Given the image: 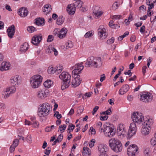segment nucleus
I'll list each match as a JSON object with an SVG mask.
<instances>
[{"mask_svg": "<svg viewBox=\"0 0 156 156\" xmlns=\"http://www.w3.org/2000/svg\"><path fill=\"white\" fill-rule=\"evenodd\" d=\"M140 101L146 103L151 102L153 98L152 94L149 92L144 93L139 98Z\"/></svg>", "mask_w": 156, "mask_h": 156, "instance_id": "9", "label": "nucleus"}, {"mask_svg": "<svg viewBox=\"0 0 156 156\" xmlns=\"http://www.w3.org/2000/svg\"><path fill=\"white\" fill-rule=\"evenodd\" d=\"M44 8L43 9V12L44 14L47 15L51 11V5L49 4H47L44 5Z\"/></svg>", "mask_w": 156, "mask_h": 156, "instance_id": "31", "label": "nucleus"}, {"mask_svg": "<svg viewBox=\"0 0 156 156\" xmlns=\"http://www.w3.org/2000/svg\"><path fill=\"white\" fill-rule=\"evenodd\" d=\"M98 148L100 155H105L106 152L108 150L107 146L102 144H100Z\"/></svg>", "mask_w": 156, "mask_h": 156, "instance_id": "19", "label": "nucleus"}, {"mask_svg": "<svg viewBox=\"0 0 156 156\" xmlns=\"http://www.w3.org/2000/svg\"><path fill=\"white\" fill-rule=\"evenodd\" d=\"M113 127L108 126L106 125H104L103 132L105 136L109 138L113 137L115 134V132L114 131Z\"/></svg>", "mask_w": 156, "mask_h": 156, "instance_id": "6", "label": "nucleus"}, {"mask_svg": "<svg viewBox=\"0 0 156 156\" xmlns=\"http://www.w3.org/2000/svg\"><path fill=\"white\" fill-rule=\"evenodd\" d=\"M48 72L49 74H53L56 73V71L55 70V68L53 67H49L48 69Z\"/></svg>", "mask_w": 156, "mask_h": 156, "instance_id": "46", "label": "nucleus"}, {"mask_svg": "<svg viewBox=\"0 0 156 156\" xmlns=\"http://www.w3.org/2000/svg\"><path fill=\"white\" fill-rule=\"evenodd\" d=\"M11 84L14 86H17L21 84L20 77L18 75H16L11 77L10 79Z\"/></svg>", "mask_w": 156, "mask_h": 156, "instance_id": "14", "label": "nucleus"}, {"mask_svg": "<svg viewBox=\"0 0 156 156\" xmlns=\"http://www.w3.org/2000/svg\"><path fill=\"white\" fill-rule=\"evenodd\" d=\"M54 115H56L57 118L58 119H60L62 117V115L61 114H59L58 112H56L54 114Z\"/></svg>", "mask_w": 156, "mask_h": 156, "instance_id": "57", "label": "nucleus"}, {"mask_svg": "<svg viewBox=\"0 0 156 156\" xmlns=\"http://www.w3.org/2000/svg\"><path fill=\"white\" fill-rule=\"evenodd\" d=\"M10 66V65L9 62H3L2 63L0 70L1 71L8 70L9 69Z\"/></svg>", "mask_w": 156, "mask_h": 156, "instance_id": "28", "label": "nucleus"}, {"mask_svg": "<svg viewBox=\"0 0 156 156\" xmlns=\"http://www.w3.org/2000/svg\"><path fill=\"white\" fill-rule=\"evenodd\" d=\"M52 108L47 103L40 105L38 110V115L40 117H44L48 115L51 111Z\"/></svg>", "mask_w": 156, "mask_h": 156, "instance_id": "3", "label": "nucleus"}, {"mask_svg": "<svg viewBox=\"0 0 156 156\" xmlns=\"http://www.w3.org/2000/svg\"><path fill=\"white\" fill-rule=\"evenodd\" d=\"M74 75L76 76H74V78L72 80V84L73 87H76L80 84L82 79L78 75Z\"/></svg>", "mask_w": 156, "mask_h": 156, "instance_id": "17", "label": "nucleus"}, {"mask_svg": "<svg viewBox=\"0 0 156 156\" xmlns=\"http://www.w3.org/2000/svg\"><path fill=\"white\" fill-rule=\"evenodd\" d=\"M16 90V88L15 86H12L7 87L4 90V97L7 98L11 94L15 93Z\"/></svg>", "mask_w": 156, "mask_h": 156, "instance_id": "11", "label": "nucleus"}, {"mask_svg": "<svg viewBox=\"0 0 156 156\" xmlns=\"http://www.w3.org/2000/svg\"><path fill=\"white\" fill-rule=\"evenodd\" d=\"M144 153L145 156H149L151 154L150 148H145L144 151Z\"/></svg>", "mask_w": 156, "mask_h": 156, "instance_id": "40", "label": "nucleus"}, {"mask_svg": "<svg viewBox=\"0 0 156 156\" xmlns=\"http://www.w3.org/2000/svg\"><path fill=\"white\" fill-rule=\"evenodd\" d=\"M63 69V66L60 65H57L55 68V70L56 71V73L58 74L60 73Z\"/></svg>", "mask_w": 156, "mask_h": 156, "instance_id": "38", "label": "nucleus"}, {"mask_svg": "<svg viewBox=\"0 0 156 156\" xmlns=\"http://www.w3.org/2000/svg\"><path fill=\"white\" fill-rule=\"evenodd\" d=\"M108 116L107 115H105L104 116H101L100 117V119L101 120L104 121L107 119Z\"/></svg>", "mask_w": 156, "mask_h": 156, "instance_id": "58", "label": "nucleus"}, {"mask_svg": "<svg viewBox=\"0 0 156 156\" xmlns=\"http://www.w3.org/2000/svg\"><path fill=\"white\" fill-rule=\"evenodd\" d=\"M117 133L119 136H122V137H124L126 135V129L124 124L120 123L118 125Z\"/></svg>", "mask_w": 156, "mask_h": 156, "instance_id": "10", "label": "nucleus"}, {"mask_svg": "<svg viewBox=\"0 0 156 156\" xmlns=\"http://www.w3.org/2000/svg\"><path fill=\"white\" fill-rule=\"evenodd\" d=\"M51 147H48L47 149L44 151V153L47 155H48L51 152Z\"/></svg>", "mask_w": 156, "mask_h": 156, "instance_id": "50", "label": "nucleus"}, {"mask_svg": "<svg viewBox=\"0 0 156 156\" xmlns=\"http://www.w3.org/2000/svg\"><path fill=\"white\" fill-rule=\"evenodd\" d=\"M153 123V120L151 118H148L142 124L148 127L151 128V126Z\"/></svg>", "mask_w": 156, "mask_h": 156, "instance_id": "29", "label": "nucleus"}, {"mask_svg": "<svg viewBox=\"0 0 156 156\" xmlns=\"http://www.w3.org/2000/svg\"><path fill=\"white\" fill-rule=\"evenodd\" d=\"M83 155L85 156H90L91 154L90 149L87 147H84L83 148Z\"/></svg>", "mask_w": 156, "mask_h": 156, "instance_id": "32", "label": "nucleus"}, {"mask_svg": "<svg viewBox=\"0 0 156 156\" xmlns=\"http://www.w3.org/2000/svg\"><path fill=\"white\" fill-rule=\"evenodd\" d=\"M109 104L111 105H113L114 104V100L113 99H110L108 101Z\"/></svg>", "mask_w": 156, "mask_h": 156, "instance_id": "64", "label": "nucleus"}, {"mask_svg": "<svg viewBox=\"0 0 156 156\" xmlns=\"http://www.w3.org/2000/svg\"><path fill=\"white\" fill-rule=\"evenodd\" d=\"M151 144L152 146H154L156 145V137H152L150 140Z\"/></svg>", "mask_w": 156, "mask_h": 156, "instance_id": "42", "label": "nucleus"}, {"mask_svg": "<svg viewBox=\"0 0 156 156\" xmlns=\"http://www.w3.org/2000/svg\"><path fill=\"white\" fill-rule=\"evenodd\" d=\"M92 94V92H90L88 93H86L83 96L82 98L83 99H86L87 98L90 97Z\"/></svg>", "mask_w": 156, "mask_h": 156, "instance_id": "44", "label": "nucleus"}, {"mask_svg": "<svg viewBox=\"0 0 156 156\" xmlns=\"http://www.w3.org/2000/svg\"><path fill=\"white\" fill-rule=\"evenodd\" d=\"M46 52L48 54L54 52L55 56L57 55L58 54V51L52 45L49 46L46 50Z\"/></svg>", "mask_w": 156, "mask_h": 156, "instance_id": "26", "label": "nucleus"}, {"mask_svg": "<svg viewBox=\"0 0 156 156\" xmlns=\"http://www.w3.org/2000/svg\"><path fill=\"white\" fill-rule=\"evenodd\" d=\"M129 87L127 84H125L122 86L119 90V94L120 95L125 94L129 90Z\"/></svg>", "mask_w": 156, "mask_h": 156, "instance_id": "21", "label": "nucleus"}, {"mask_svg": "<svg viewBox=\"0 0 156 156\" xmlns=\"http://www.w3.org/2000/svg\"><path fill=\"white\" fill-rule=\"evenodd\" d=\"M28 31L30 33H32L36 31V28L33 26H29L27 28Z\"/></svg>", "mask_w": 156, "mask_h": 156, "instance_id": "41", "label": "nucleus"}, {"mask_svg": "<svg viewBox=\"0 0 156 156\" xmlns=\"http://www.w3.org/2000/svg\"><path fill=\"white\" fill-rule=\"evenodd\" d=\"M68 30L65 27L62 28L59 32L57 34V37L60 39L65 37L67 33Z\"/></svg>", "mask_w": 156, "mask_h": 156, "instance_id": "23", "label": "nucleus"}, {"mask_svg": "<svg viewBox=\"0 0 156 156\" xmlns=\"http://www.w3.org/2000/svg\"><path fill=\"white\" fill-rule=\"evenodd\" d=\"M108 144L110 147L115 153H119L122 151L123 146L119 140L114 138H112L109 140Z\"/></svg>", "mask_w": 156, "mask_h": 156, "instance_id": "1", "label": "nucleus"}, {"mask_svg": "<svg viewBox=\"0 0 156 156\" xmlns=\"http://www.w3.org/2000/svg\"><path fill=\"white\" fill-rule=\"evenodd\" d=\"M64 20L65 18L62 16H60L57 18L56 23L58 25H61L64 22Z\"/></svg>", "mask_w": 156, "mask_h": 156, "instance_id": "36", "label": "nucleus"}, {"mask_svg": "<svg viewBox=\"0 0 156 156\" xmlns=\"http://www.w3.org/2000/svg\"><path fill=\"white\" fill-rule=\"evenodd\" d=\"M109 26L111 27L114 29L118 28L120 27L118 25L114 24L113 21L112 20L110 21L109 23Z\"/></svg>", "mask_w": 156, "mask_h": 156, "instance_id": "39", "label": "nucleus"}, {"mask_svg": "<svg viewBox=\"0 0 156 156\" xmlns=\"http://www.w3.org/2000/svg\"><path fill=\"white\" fill-rule=\"evenodd\" d=\"M27 142L29 143H30L32 142V137L30 135H29L27 136Z\"/></svg>", "mask_w": 156, "mask_h": 156, "instance_id": "56", "label": "nucleus"}, {"mask_svg": "<svg viewBox=\"0 0 156 156\" xmlns=\"http://www.w3.org/2000/svg\"><path fill=\"white\" fill-rule=\"evenodd\" d=\"M28 48V44L27 43L25 42L21 46L20 51L21 53H24L27 50Z\"/></svg>", "mask_w": 156, "mask_h": 156, "instance_id": "33", "label": "nucleus"}, {"mask_svg": "<svg viewBox=\"0 0 156 156\" xmlns=\"http://www.w3.org/2000/svg\"><path fill=\"white\" fill-rule=\"evenodd\" d=\"M151 128L148 127L142 124V128L141 130L142 134L144 136L148 134L150 131Z\"/></svg>", "mask_w": 156, "mask_h": 156, "instance_id": "24", "label": "nucleus"}, {"mask_svg": "<svg viewBox=\"0 0 156 156\" xmlns=\"http://www.w3.org/2000/svg\"><path fill=\"white\" fill-rule=\"evenodd\" d=\"M19 142V141L18 139H15L13 141V143L12 145L16 147L18 145Z\"/></svg>", "mask_w": 156, "mask_h": 156, "instance_id": "48", "label": "nucleus"}, {"mask_svg": "<svg viewBox=\"0 0 156 156\" xmlns=\"http://www.w3.org/2000/svg\"><path fill=\"white\" fill-rule=\"evenodd\" d=\"M66 47L69 48H71L73 47V43L71 41H68L67 42L66 44Z\"/></svg>", "mask_w": 156, "mask_h": 156, "instance_id": "47", "label": "nucleus"}, {"mask_svg": "<svg viewBox=\"0 0 156 156\" xmlns=\"http://www.w3.org/2000/svg\"><path fill=\"white\" fill-rule=\"evenodd\" d=\"M48 95V90L43 89L39 90L37 93V98L40 100H44Z\"/></svg>", "mask_w": 156, "mask_h": 156, "instance_id": "12", "label": "nucleus"}, {"mask_svg": "<svg viewBox=\"0 0 156 156\" xmlns=\"http://www.w3.org/2000/svg\"><path fill=\"white\" fill-rule=\"evenodd\" d=\"M137 130L136 124L133 122L131 123L127 135L129 138H131L135 134Z\"/></svg>", "mask_w": 156, "mask_h": 156, "instance_id": "15", "label": "nucleus"}, {"mask_svg": "<svg viewBox=\"0 0 156 156\" xmlns=\"http://www.w3.org/2000/svg\"><path fill=\"white\" fill-rule=\"evenodd\" d=\"M115 39L114 37H112L110 39L108 40L107 41V43L108 44H112L114 42Z\"/></svg>", "mask_w": 156, "mask_h": 156, "instance_id": "53", "label": "nucleus"}, {"mask_svg": "<svg viewBox=\"0 0 156 156\" xmlns=\"http://www.w3.org/2000/svg\"><path fill=\"white\" fill-rule=\"evenodd\" d=\"M66 127V125H61L59 127L58 129L61 133H63L65 130Z\"/></svg>", "mask_w": 156, "mask_h": 156, "instance_id": "43", "label": "nucleus"}, {"mask_svg": "<svg viewBox=\"0 0 156 156\" xmlns=\"http://www.w3.org/2000/svg\"><path fill=\"white\" fill-rule=\"evenodd\" d=\"M83 2L81 0H77V1L74 2L73 5L74 7L78 8H80L82 6Z\"/></svg>", "mask_w": 156, "mask_h": 156, "instance_id": "34", "label": "nucleus"}, {"mask_svg": "<svg viewBox=\"0 0 156 156\" xmlns=\"http://www.w3.org/2000/svg\"><path fill=\"white\" fill-rule=\"evenodd\" d=\"M83 62H81L80 63L77 64L73 67V68L74 69L72 73L74 75H78L83 70L84 68V66L83 65Z\"/></svg>", "mask_w": 156, "mask_h": 156, "instance_id": "13", "label": "nucleus"}, {"mask_svg": "<svg viewBox=\"0 0 156 156\" xmlns=\"http://www.w3.org/2000/svg\"><path fill=\"white\" fill-rule=\"evenodd\" d=\"M98 34L101 39H105L107 36V33L106 30L103 26H100L98 30Z\"/></svg>", "mask_w": 156, "mask_h": 156, "instance_id": "16", "label": "nucleus"}, {"mask_svg": "<svg viewBox=\"0 0 156 156\" xmlns=\"http://www.w3.org/2000/svg\"><path fill=\"white\" fill-rule=\"evenodd\" d=\"M93 12L95 17L97 18L100 17L103 13V11L97 8L93 9Z\"/></svg>", "mask_w": 156, "mask_h": 156, "instance_id": "27", "label": "nucleus"}, {"mask_svg": "<svg viewBox=\"0 0 156 156\" xmlns=\"http://www.w3.org/2000/svg\"><path fill=\"white\" fill-rule=\"evenodd\" d=\"M138 147L135 144H132L127 148V153L129 156H136L138 153Z\"/></svg>", "mask_w": 156, "mask_h": 156, "instance_id": "8", "label": "nucleus"}, {"mask_svg": "<svg viewBox=\"0 0 156 156\" xmlns=\"http://www.w3.org/2000/svg\"><path fill=\"white\" fill-rule=\"evenodd\" d=\"M59 78L63 80L61 89L63 90L69 86L71 80V77L68 72H63L59 76Z\"/></svg>", "mask_w": 156, "mask_h": 156, "instance_id": "4", "label": "nucleus"}, {"mask_svg": "<svg viewBox=\"0 0 156 156\" xmlns=\"http://www.w3.org/2000/svg\"><path fill=\"white\" fill-rule=\"evenodd\" d=\"M42 37L41 34L34 36L32 38V43L34 45H38L42 40Z\"/></svg>", "mask_w": 156, "mask_h": 156, "instance_id": "18", "label": "nucleus"}, {"mask_svg": "<svg viewBox=\"0 0 156 156\" xmlns=\"http://www.w3.org/2000/svg\"><path fill=\"white\" fill-rule=\"evenodd\" d=\"M15 147L11 145L10 147V152L11 153H12L15 151Z\"/></svg>", "mask_w": 156, "mask_h": 156, "instance_id": "62", "label": "nucleus"}, {"mask_svg": "<svg viewBox=\"0 0 156 156\" xmlns=\"http://www.w3.org/2000/svg\"><path fill=\"white\" fill-rule=\"evenodd\" d=\"M42 79V77L39 75L33 76L30 80V86L34 89L38 88L41 84Z\"/></svg>", "mask_w": 156, "mask_h": 156, "instance_id": "5", "label": "nucleus"}, {"mask_svg": "<svg viewBox=\"0 0 156 156\" xmlns=\"http://www.w3.org/2000/svg\"><path fill=\"white\" fill-rule=\"evenodd\" d=\"M31 123V125L33 126V127L35 128H37L38 127L39 124L37 121H35L34 122H32Z\"/></svg>", "mask_w": 156, "mask_h": 156, "instance_id": "51", "label": "nucleus"}, {"mask_svg": "<svg viewBox=\"0 0 156 156\" xmlns=\"http://www.w3.org/2000/svg\"><path fill=\"white\" fill-rule=\"evenodd\" d=\"M96 127L100 133H102V131H103L104 125L102 126V123L101 122H99L97 123Z\"/></svg>", "mask_w": 156, "mask_h": 156, "instance_id": "35", "label": "nucleus"}, {"mask_svg": "<svg viewBox=\"0 0 156 156\" xmlns=\"http://www.w3.org/2000/svg\"><path fill=\"white\" fill-rule=\"evenodd\" d=\"M63 138V135L62 134H60L57 139L55 140L58 143L62 141Z\"/></svg>", "mask_w": 156, "mask_h": 156, "instance_id": "52", "label": "nucleus"}, {"mask_svg": "<svg viewBox=\"0 0 156 156\" xmlns=\"http://www.w3.org/2000/svg\"><path fill=\"white\" fill-rule=\"evenodd\" d=\"M92 32V31H90L87 33L85 35V37L86 38H88L93 35Z\"/></svg>", "mask_w": 156, "mask_h": 156, "instance_id": "54", "label": "nucleus"}, {"mask_svg": "<svg viewBox=\"0 0 156 156\" xmlns=\"http://www.w3.org/2000/svg\"><path fill=\"white\" fill-rule=\"evenodd\" d=\"M35 20V23L37 26H43L44 25L45 20L43 18H37Z\"/></svg>", "mask_w": 156, "mask_h": 156, "instance_id": "30", "label": "nucleus"}, {"mask_svg": "<svg viewBox=\"0 0 156 156\" xmlns=\"http://www.w3.org/2000/svg\"><path fill=\"white\" fill-rule=\"evenodd\" d=\"M95 143L94 141H93V140L90 141V142L89 143V147L90 148L92 147L94 145V143Z\"/></svg>", "mask_w": 156, "mask_h": 156, "instance_id": "63", "label": "nucleus"}, {"mask_svg": "<svg viewBox=\"0 0 156 156\" xmlns=\"http://www.w3.org/2000/svg\"><path fill=\"white\" fill-rule=\"evenodd\" d=\"M54 39V37L52 35H48L47 39V42H49L52 41Z\"/></svg>", "mask_w": 156, "mask_h": 156, "instance_id": "55", "label": "nucleus"}, {"mask_svg": "<svg viewBox=\"0 0 156 156\" xmlns=\"http://www.w3.org/2000/svg\"><path fill=\"white\" fill-rule=\"evenodd\" d=\"M53 83L50 80H47L43 83L44 86L46 88H49L51 86Z\"/></svg>", "mask_w": 156, "mask_h": 156, "instance_id": "37", "label": "nucleus"}, {"mask_svg": "<svg viewBox=\"0 0 156 156\" xmlns=\"http://www.w3.org/2000/svg\"><path fill=\"white\" fill-rule=\"evenodd\" d=\"M90 130L91 134H94L96 133V131L95 129L92 127H90Z\"/></svg>", "mask_w": 156, "mask_h": 156, "instance_id": "61", "label": "nucleus"}, {"mask_svg": "<svg viewBox=\"0 0 156 156\" xmlns=\"http://www.w3.org/2000/svg\"><path fill=\"white\" fill-rule=\"evenodd\" d=\"M75 128V126L74 125L72 124H70L68 127V130L69 131L68 132V133H69L71 132V131H73V129Z\"/></svg>", "mask_w": 156, "mask_h": 156, "instance_id": "45", "label": "nucleus"}, {"mask_svg": "<svg viewBox=\"0 0 156 156\" xmlns=\"http://www.w3.org/2000/svg\"><path fill=\"white\" fill-rule=\"evenodd\" d=\"M131 119L133 123L140 124L144 120V118L141 113L133 112L131 115Z\"/></svg>", "mask_w": 156, "mask_h": 156, "instance_id": "7", "label": "nucleus"}, {"mask_svg": "<svg viewBox=\"0 0 156 156\" xmlns=\"http://www.w3.org/2000/svg\"><path fill=\"white\" fill-rule=\"evenodd\" d=\"M18 12L20 17H25L27 15L28 12L26 8L22 7L18 10Z\"/></svg>", "mask_w": 156, "mask_h": 156, "instance_id": "22", "label": "nucleus"}, {"mask_svg": "<svg viewBox=\"0 0 156 156\" xmlns=\"http://www.w3.org/2000/svg\"><path fill=\"white\" fill-rule=\"evenodd\" d=\"M99 107L98 106H96L95 108H94L92 112L93 115H94L95 114V113L97 112V110L99 109Z\"/></svg>", "mask_w": 156, "mask_h": 156, "instance_id": "59", "label": "nucleus"}, {"mask_svg": "<svg viewBox=\"0 0 156 156\" xmlns=\"http://www.w3.org/2000/svg\"><path fill=\"white\" fill-rule=\"evenodd\" d=\"M122 17L121 15H115L113 16V19H119Z\"/></svg>", "mask_w": 156, "mask_h": 156, "instance_id": "60", "label": "nucleus"}, {"mask_svg": "<svg viewBox=\"0 0 156 156\" xmlns=\"http://www.w3.org/2000/svg\"><path fill=\"white\" fill-rule=\"evenodd\" d=\"M7 32L8 36L10 38H12L15 32V26L14 25H12L9 27L7 30Z\"/></svg>", "mask_w": 156, "mask_h": 156, "instance_id": "20", "label": "nucleus"}, {"mask_svg": "<svg viewBox=\"0 0 156 156\" xmlns=\"http://www.w3.org/2000/svg\"><path fill=\"white\" fill-rule=\"evenodd\" d=\"M102 64V61L100 57H94L92 56L88 58L87 60L86 65L88 66L93 67L96 68L101 67Z\"/></svg>", "mask_w": 156, "mask_h": 156, "instance_id": "2", "label": "nucleus"}, {"mask_svg": "<svg viewBox=\"0 0 156 156\" xmlns=\"http://www.w3.org/2000/svg\"><path fill=\"white\" fill-rule=\"evenodd\" d=\"M119 6V5H118L117 2H116L112 5V9L114 10H115L118 8Z\"/></svg>", "mask_w": 156, "mask_h": 156, "instance_id": "49", "label": "nucleus"}, {"mask_svg": "<svg viewBox=\"0 0 156 156\" xmlns=\"http://www.w3.org/2000/svg\"><path fill=\"white\" fill-rule=\"evenodd\" d=\"M75 7H74L73 5L71 4L68 5L67 11L69 15H73L75 13Z\"/></svg>", "mask_w": 156, "mask_h": 156, "instance_id": "25", "label": "nucleus"}]
</instances>
